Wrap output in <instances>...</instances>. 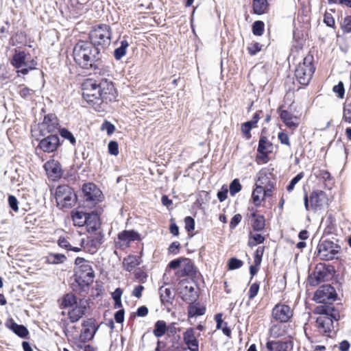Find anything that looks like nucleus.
Masks as SVG:
<instances>
[{
    "label": "nucleus",
    "mask_w": 351,
    "mask_h": 351,
    "mask_svg": "<svg viewBox=\"0 0 351 351\" xmlns=\"http://www.w3.org/2000/svg\"><path fill=\"white\" fill-rule=\"evenodd\" d=\"M189 260V258L186 257H179L175 259L171 260L167 265V267L172 269H178L181 266L183 262Z\"/></svg>",
    "instance_id": "56"
},
{
    "label": "nucleus",
    "mask_w": 351,
    "mask_h": 351,
    "mask_svg": "<svg viewBox=\"0 0 351 351\" xmlns=\"http://www.w3.org/2000/svg\"><path fill=\"white\" fill-rule=\"evenodd\" d=\"M78 191L66 184L60 185L56 191V199L62 202L64 208H72L75 204H78Z\"/></svg>",
    "instance_id": "9"
},
{
    "label": "nucleus",
    "mask_w": 351,
    "mask_h": 351,
    "mask_svg": "<svg viewBox=\"0 0 351 351\" xmlns=\"http://www.w3.org/2000/svg\"><path fill=\"white\" fill-rule=\"evenodd\" d=\"M269 7L268 0H252V8L254 14L262 15L266 14L269 12Z\"/></svg>",
    "instance_id": "34"
},
{
    "label": "nucleus",
    "mask_w": 351,
    "mask_h": 351,
    "mask_svg": "<svg viewBox=\"0 0 351 351\" xmlns=\"http://www.w3.org/2000/svg\"><path fill=\"white\" fill-rule=\"evenodd\" d=\"M293 311L287 304H276L271 312L273 318L280 323H287L293 317Z\"/></svg>",
    "instance_id": "18"
},
{
    "label": "nucleus",
    "mask_w": 351,
    "mask_h": 351,
    "mask_svg": "<svg viewBox=\"0 0 351 351\" xmlns=\"http://www.w3.org/2000/svg\"><path fill=\"white\" fill-rule=\"evenodd\" d=\"M289 340H270L268 339L265 344L267 351H287L289 347L293 348V342L291 336H289Z\"/></svg>",
    "instance_id": "25"
},
{
    "label": "nucleus",
    "mask_w": 351,
    "mask_h": 351,
    "mask_svg": "<svg viewBox=\"0 0 351 351\" xmlns=\"http://www.w3.org/2000/svg\"><path fill=\"white\" fill-rule=\"evenodd\" d=\"M82 98L86 103L91 106L95 111L102 110L100 106V99L98 97L99 91L98 82L93 78L86 79L82 84Z\"/></svg>",
    "instance_id": "6"
},
{
    "label": "nucleus",
    "mask_w": 351,
    "mask_h": 351,
    "mask_svg": "<svg viewBox=\"0 0 351 351\" xmlns=\"http://www.w3.org/2000/svg\"><path fill=\"white\" fill-rule=\"evenodd\" d=\"M78 205L93 209L103 202L104 196L101 189L93 182H86L78 191Z\"/></svg>",
    "instance_id": "2"
},
{
    "label": "nucleus",
    "mask_w": 351,
    "mask_h": 351,
    "mask_svg": "<svg viewBox=\"0 0 351 351\" xmlns=\"http://www.w3.org/2000/svg\"><path fill=\"white\" fill-rule=\"evenodd\" d=\"M270 336L274 339H278L285 335V332L281 331V325L274 324L269 329Z\"/></svg>",
    "instance_id": "55"
},
{
    "label": "nucleus",
    "mask_w": 351,
    "mask_h": 351,
    "mask_svg": "<svg viewBox=\"0 0 351 351\" xmlns=\"http://www.w3.org/2000/svg\"><path fill=\"white\" fill-rule=\"evenodd\" d=\"M243 265V261L235 256L231 257L228 260V270L232 271L241 268Z\"/></svg>",
    "instance_id": "48"
},
{
    "label": "nucleus",
    "mask_w": 351,
    "mask_h": 351,
    "mask_svg": "<svg viewBox=\"0 0 351 351\" xmlns=\"http://www.w3.org/2000/svg\"><path fill=\"white\" fill-rule=\"evenodd\" d=\"M206 311V306L201 305L199 302L190 304L187 308V316L189 318L197 317L205 314Z\"/></svg>",
    "instance_id": "33"
},
{
    "label": "nucleus",
    "mask_w": 351,
    "mask_h": 351,
    "mask_svg": "<svg viewBox=\"0 0 351 351\" xmlns=\"http://www.w3.org/2000/svg\"><path fill=\"white\" fill-rule=\"evenodd\" d=\"M332 90L337 94V97L340 99H343L345 95L344 84L341 81H339L337 84L335 85L332 88Z\"/></svg>",
    "instance_id": "60"
},
{
    "label": "nucleus",
    "mask_w": 351,
    "mask_h": 351,
    "mask_svg": "<svg viewBox=\"0 0 351 351\" xmlns=\"http://www.w3.org/2000/svg\"><path fill=\"white\" fill-rule=\"evenodd\" d=\"M186 263L184 265L182 269L184 272L186 274L187 277L190 278L193 282H195V279L196 278L200 277L203 278L202 274L199 272L196 266H195L194 263L191 261L190 258L186 261Z\"/></svg>",
    "instance_id": "32"
},
{
    "label": "nucleus",
    "mask_w": 351,
    "mask_h": 351,
    "mask_svg": "<svg viewBox=\"0 0 351 351\" xmlns=\"http://www.w3.org/2000/svg\"><path fill=\"white\" fill-rule=\"evenodd\" d=\"M32 136L38 143L36 149L48 154L57 152L64 142L58 134L48 133L45 136L32 134Z\"/></svg>",
    "instance_id": "7"
},
{
    "label": "nucleus",
    "mask_w": 351,
    "mask_h": 351,
    "mask_svg": "<svg viewBox=\"0 0 351 351\" xmlns=\"http://www.w3.org/2000/svg\"><path fill=\"white\" fill-rule=\"evenodd\" d=\"M27 54L25 51L14 49L12 56L9 59L10 64L16 69L17 76L26 75L31 71L37 69L38 62L34 58L27 60Z\"/></svg>",
    "instance_id": "4"
},
{
    "label": "nucleus",
    "mask_w": 351,
    "mask_h": 351,
    "mask_svg": "<svg viewBox=\"0 0 351 351\" xmlns=\"http://www.w3.org/2000/svg\"><path fill=\"white\" fill-rule=\"evenodd\" d=\"M129 47L128 42L123 39L120 42V46L117 47L113 51V56L116 60H120L127 53V49Z\"/></svg>",
    "instance_id": "41"
},
{
    "label": "nucleus",
    "mask_w": 351,
    "mask_h": 351,
    "mask_svg": "<svg viewBox=\"0 0 351 351\" xmlns=\"http://www.w3.org/2000/svg\"><path fill=\"white\" fill-rule=\"evenodd\" d=\"M87 209L78 205L77 208L71 212V217L75 226L82 227L80 224L82 223V222H83L88 212Z\"/></svg>",
    "instance_id": "31"
},
{
    "label": "nucleus",
    "mask_w": 351,
    "mask_h": 351,
    "mask_svg": "<svg viewBox=\"0 0 351 351\" xmlns=\"http://www.w3.org/2000/svg\"><path fill=\"white\" fill-rule=\"evenodd\" d=\"M77 298L73 292H69L63 295L58 299L59 307L61 309L72 308L75 306H77Z\"/></svg>",
    "instance_id": "28"
},
{
    "label": "nucleus",
    "mask_w": 351,
    "mask_h": 351,
    "mask_svg": "<svg viewBox=\"0 0 351 351\" xmlns=\"http://www.w3.org/2000/svg\"><path fill=\"white\" fill-rule=\"evenodd\" d=\"M252 32L254 36H261L265 32V23L263 21H255L252 25Z\"/></svg>",
    "instance_id": "46"
},
{
    "label": "nucleus",
    "mask_w": 351,
    "mask_h": 351,
    "mask_svg": "<svg viewBox=\"0 0 351 351\" xmlns=\"http://www.w3.org/2000/svg\"><path fill=\"white\" fill-rule=\"evenodd\" d=\"M167 332V324L164 320H158L154 323L153 334L157 338H160Z\"/></svg>",
    "instance_id": "39"
},
{
    "label": "nucleus",
    "mask_w": 351,
    "mask_h": 351,
    "mask_svg": "<svg viewBox=\"0 0 351 351\" xmlns=\"http://www.w3.org/2000/svg\"><path fill=\"white\" fill-rule=\"evenodd\" d=\"M88 210L85 219L80 225L82 227L86 226V231L88 233H94L101 227V215L104 212V209L101 206H98L97 207Z\"/></svg>",
    "instance_id": "13"
},
{
    "label": "nucleus",
    "mask_w": 351,
    "mask_h": 351,
    "mask_svg": "<svg viewBox=\"0 0 351 351\" xmlns=\"http://www.w3.org/2000/svg\"><path fill=\"white\" fill-rule=\"evenodd\" d=\"M341 247L339 243V240L333 241L329 239H324L322 237L317 246L316 252L322 261H330L334 259L339 260L337 255L341 252Z\"/></svg>",
    "instance_id": "5"
},
{
    "label": "nucleus",
    "mask_w": 351,
    "mask_h": 351,
    "mask_svg": "<svg viewBox=\"0 0 351 351\" xmlns=\"http://www.w3.org/2000/svg\"><path fill=\"white\" fill-rule=\"evenodd\" d=\"M341 29L344 33L351 32V15L346 16L341 23Z\"/></svg>",
    "instance_id": "59"
},
{
    "label": "nucleus",
    "mask_w": 351,
    "mask_h": 351,
    "mask_svg": "<svg viewBox=\"0 0 351 351\" xmlns=\"http://www.w3.org/2000/svg\"><path fill=\"white\" fill-rule=\"evenodd\" d=\"M112 29L109 25L101 23L95 26L89 32L87 40L97 47L107 57L106 51L111 43Z\"/></svg>",
    "instance_id": "3"
},
{
    "label": "nucleus",
    "mask_w": 351,
    "mask_h": 351,
    "mask_svg": "<svg viewBox=\"0 0 351 351\" xmlns=\"http://www.w3.org/2000/svg\"><path fill=\"white\" fill-rule=\"evenodd\" d=\"M98 82L99 91L98 97L100 99V106L103 103L108 104L116 101L118 96V91L114 87L112 81L106 78H101Z\"/></svg>",
    "instance_id": "10"
},
{
    "label": "nucleus",
    "mask_w": 351,
    "mask_h": 351,
    "mask_svg": "<svg viewBox=\"0 0 351 351\" xmlns=\"http://www.w3.org/2000/svg\"><path fill=\"white\" fill-rule=\"evenodd\" d=\"M43 167L47 176L53 180H58L63 176L62 165L58 160L51 159L44 164Z\"/></svg>",
    "instance_id": "21"
},
{
    "label": "nucleus",
    "mask_w": 351,
    "mask_h": 351,
    "mask_svg": "<svg viewBox=\"0 0 351 351\" xmlns=\"http://www.w3.org/2000/svg\"><path fill=\"white\" fill-rule=\"evenodd\" d=\"M73 282L70 285L73 292L82 295L83 293L88 292L90 288V285L93 282H88L84 278L80 276H73Z\"/></svg>",
    "instance_id": "27"
},
{
    "label": "nucleus",
    "mask_w": 351,
    "mask_h": 351,
    "mask_svg": "<svg viewBox=\"0 0 351 351\" xmlns=\"http://www.w3.org/2000/svg\"><path fill=\"white\" fill-rule=\"evenodd\" d=\"M117 239L123 242L125 247H129L134 241H141L143 239L141 234L134 229L124 230L117 234Z\"/></svg>",
    "instance_id": "22"
},
{
    "label": "nucleus",
    "mask_w": 351,
    "mask_h": 351,
    "mask_svg": "<svg viewBox=\"0 0 351 351\" xmlns=\"http://www.w3.org/2000/svg\"><path fill=\"white\" fill-rule=\"evenodd\" d=\"M273 143L267 136L261 135L258 141L256 162L266 164L269 161V154L272 152Z\"/></svg>",
    "instance_id": "16"
},
{
    "label": "nucleus",
    "mask_w": 351,
    "mask_h": 351,
    "mask_svg": "<svg viewBox=\"0 0 351 351\" xmlns=\"http://www.w3.org/2000/svg\"><path fill=\"white\" fill-rule=\"evenodd\" d=\"M343 120L348 123H351V103L346 105L343 108Z\"/></svg>",
    "instance_id": "64"
},
{
    "label": "nucleus",
    "mask_w": 351,
    "mask_h": 351,
    "mask_svg": "<svg viewBox=\"0 0 351 351\" xmlns=\"http://www.w3.org/2000/svg\"><path fill=\"white\" fill-rule=\"evenodd\" d=\"M265 238L259 232L253 233L250 231L248 233V241L247 245L250 247H253L256 245L262 244L265 242Z\"/></svg>",
    "instance_id": "37"
},
{
    "label": "nucleus",
    "mask_w": 351,
    "mask_h": 351,
    "mask_svg": "<svg viewBox=\"0 0 351 351\" xmlns=\"http://www.w3.org/2000/svg\"><path fill=\"white\" fill-rule=\"evenodd\" d=\"M73 276H80L84 278H88L93 281L95 278V271L92 266L89 264H84L73 269Z\"/></svg>",
    "instance_id": "29"
},
{
    "label": "nucleus",
    "mask_w": 351,
    "mask_h": 351,
    "mask_svg": "<svg viewBox=\"0 0 351 351\" xmlns=\"http://www.w3.org/2000/svg\"><path fill=\"white\" fill-rule=\"evenodd\" d=\"M304 172H300L297 175H295L291 180L289 181L288 184L287 185V190L289 192L292 191L295 186L303 178Z\"/></svg>",
    "instance_id": "51"
},
{
    "label": "nucleus",
    "mask_w": 351,
    "mask_h": 351,
    "mask_svg": "<svg viewBox=\"0 0 351 351\" xmlns=\"http://www.w3.org/2000/svg\"><path fill=\"white\" fill-rule=\"evenodd\" d=\"M328 196L326 192L322 190H313L309 197L307 193L304 192V204L306 210H309L310 208L315 211L319 210L324 204H328Z\"/></svg>",
    "instance_id": "11"
},
{
    "label": "nucleus",
    "mask_w": 351,
    "mask_h": 351,
    "mask_svg": "<svg viewBox=\"0 0 351 351\" xmlns=\"http://www.w3.org/2000/svg\"><path fill=\"white\" fill-rule=\"evenodd\" d=\"M99 326V325L97 324L96 320L94 318L84 320L82 322V330L79 337L80 341L82 343H86L88 341L93 340Z\"/></svg>",
    "instance_id": "17"
},
{
    "label": "nucleus",
    "mask_w": 351,
    "mask_h": 351,
    "mask_svg": "<svg viewBox=\"0 0 351 351\" xmlns=\"http://www.w3.org/2000/svg\"><path fill=\"white\" fill-rule=\"evenodd\" d=\"M108 153L114 156H117L119 154V143L117 141L111 140L108 144Z\"/></svg>",
    "instance_id": "54"
},
{
    "label": "nucleus",
    "mask_w": 351,
    "mask_h": 351,
    "mask_svg": "<svg viewBox=\"0 0 351 351\" xmlns=\"http://www.w3.org/2000/svg\"><path fill=\"white\" fill-rule=\"evenodd\" d=\"M160 300L162 304L167 303L172 304L174 299V295L170 288H164V285L159 288Z\"/></svg>",
    "instance_id": "36"
},
{
    "label": "nucleus",
    "mask_w": 351,
    "mask_h": 351,
    "mask_svg": "<svg viewBox=\"0 0 351 351\" xmlns=\"http://www.w3.org/2000/svg\"><path fill=\"white\" fill-rule=\"evenodd\" d=\"M335 272V268L332 265L319 263L316 265L314 270L308 274V284L311 287H316L323 282L329 280L330 274Z\"/></svg>",
    "instance_id": "8"
},
{
    "label": "nucleus",
    "mask_w": 351,
    "mask_h": 351,
    "mask_svg": "<svg viewBox=\"0 0 351 351\" xmlns=\"http://www.w3.org/2000/svg\"><path fill=\"white\" fill-rule=\"evenodd\" d=\"M125 269L130 272L136 266L141 264L139 258L136 256H128L123 261Z\"/></svg>",
    "instance_id": "42"
},
{
    "label": "nucleus",
    "mask_w": 351,
    "mask_h": 351,
    "mask_svg": "<svg viewBox=\"0 0 351 351\" xmlns=\"http://www.w3.org/2000/svg\"><path fill=\"white\" fill-rule=\"evenodd\" d=\"M313 60V56L309 53L303 58L302 62H300L297 66H301L304 69L309 71L311 75H313L315 71Z\"/></svg>",
    "instance_id": "38"
},
{
    "label": "nucleus",
    "mask_w": 351,
    "mask_h": 351,
    "mask_svg": "<svg viewBox=\"0 0 351 351\" xmlns=\"http://www.w3.org/2000/svg\"><path fill=\"white\" fill-rule=\"evenodd\" d=\"M183 339L184 343L187 346V349L190 351H199V340L195 335V328H188L183 333Z\"/></svg>",
    "instance_id": "26"
},
{
    "label": "nucleus",
    "mask_w": 351,
    "mask_h": 351,
    "mask_svg": "<svg viewBox=\"0 0 351 351\" xmlns=\"http://www.w3.org/2000/svg\"><path fill=\"white\" fill-rule=\"evenodd\" d=\"M250 213L248 215L250 226L255 232L263 231L266 226V219L263 215L257 214V210L254 208H248Z\"/></svg>",
    "instance_id": "20"
},
{
    "label": "nucleus",
    "mask_w": 351,
    "mask_h": 351,
    "mask_svg": "<svg viewBox=\"0 0 351 351\" xmlns=\"http://www.w3.org/2000/svg\"><path fill=\"white\" fill-rule=\"evenodd\" d=\"M315 323L319 332L327 337H330V334L332 331L334 332V335H336L339 330V322H336V321L332 319H324L322 317H317Z\"/></svg>",
    "instance_id": "19"
},
{
    "label": "nucleus",
    "mask_w": 351,
    "mask_h": 351,
    "mask_svg": "<svg viewBox=\"0 0 351 351\" xmlns=\"http://www.w3.org/2000/svg\"><path fill=\"white\" fill-rule=\"evenodd\" d=\"M273 171L274 169H271V171L268 172L266 168H263L258 171L256 182V183H258V186H263L269 184V182L271 180V177L274 176Z\"/></svg>",
    "instance_id": "35"
},
{
    "label": "nucleus",
    "mask_w": 351,
    "mask_h": 351,
    "mask_svg": "<svg viewBox=\"0 0 351 351\" xmlns=\"http://www.w3.org/2000/svg\"><path fill=\"white\" fill-rule=\"evenodd\" d=\"M228 188L227 185L223 184L220 189L218 190L217 197L220 202H224L228 197Z\"/></svg>",
    "instance_id": "63"
},
{
    "label": "nucleus",
    "mask_w": 351,
    "mask_h": 351,
    "mask_svg": "<svg viewBox=\"0 0 351 351\" xmlns=\"http://www.w3.org/2000/svg\"><path fill=\"white\" fill-rule=\"evenodd\" d=\"M180 295L181 299L189 304L197 301L199 297L198 293H183V291L180 292Z\"/></svg>",
    "instance_id": "53"
},
{
    "label": "nucleus",
    "mask_w": 351,
    "mask_h": 351,
    "mask_svg": "<svg viewBox=\"0 0 351 351\" xmlns=\"http://www.w3.org/2000/svg\"><path fill=\"white\" fill-rule=\"evenodd\" d=\"M8 203L10 208L14 212L19 211V201L14 195H8Z\"/></svg>",
    "instance_id": "58"
},
{
    "label": "nucleus",
    "mask_w": 351,
    "mask_h": 351,
    "mask_svg": "<svg viewBox=\"0 0 351 351\" xmlns=\"http://www.w3.org/2000/svg\"><path fill=\"white\" fill-rule=\"evenodd\" d=\"M104 234L102 232H97L94 237H89L86 245L90 247L97 248L104 242Z\"/></svg>",
    "instance_id": "43"
},
{
    "label": "nucleus",
    "mask_w": 351,
    "mask_h": 351,
    "mask_svg": "<svg viewBox=\"0 0 351 351\" xmlns=\"http://www.w3.org/2000/svg\"><path fill=\"white\" fill-rule=\"evenodd\" d=\"M73 58L77 64L84 69L99 70L104 66L107 56L88 40H80L75 44Z\"/></svg>",
    "instance_id": "1"
},
{
    "label": "nucleus",
    "mask_w": 351,
    "mask_h": 351,
    "mask_svg": "<svg viewBox=\"0 0 351 351\" xmlns=\"http://www.w3.org/2000/svg\"><path fill=\"white\" fill-rule=\"evenodd\" d=\"M313 313L319 315L318 317L324 319H332L336 322H339L341 319L339 311L333 305V303L320 304L314 308Z\"/></svg>",
    "instance_id": "15"
},
{
    "label": "nucleus",
    "mask_w": 351,
    "mask_h": 351,
    "mask_svg": "<svg viewBox=\"0 0 351 351\" xmlns=\"http://www.w3.org/2000/svg\"><path fill=\"white\" fill-rule=\"evenodd\" d=\"M5 326L21 339H27L29 335L27 328L23 324H18L12 317H8Z\"/></svg>",
    "instance_id": "24"
},
{
    "label": "nucleus",
    "mask_w": 351,
    "mask_h": 351,
    "mask_svg": "<svg viewBox=\"0 0 351 351\" xmlns=\"http://www.w3.org/2000/svg\"><path fill=\"white\" fill-rule=\"evenodd\" d=\"M247 49L250 56H255L262 49V45L258 42H254L247 47Z\"/></svg>",
    "instance_id": "62"
},
{
    "label": "nucleus",
    "mask_w": 351,
    "mask_h": 351,
    "mask_svg": "<svg viewBox=\"0 0 351 351\" xmlns=\"http://www.w3.org/2000/svg\"><path fill=\"white\" fill-rule=\"evenodd\" d=\"M66 257L61 253H49L46 257V263L51 265H58L64 263Z\"/></svg>",
    "instance_id": "40"
},
{
    "label": "nucleus",
    "mask_w": 351,
    "mask_h": 351,
    "mask_svg": "<svg viewBox=\"0 0 351 351\" xmlns=\"http://www.w3.org/2000/svg\"><path fill=\"white\" fill-rule=\"evenodd\" d=\"M83 316L81 311L76 306L71 308L68 312V317L73 324L77 322Z\"/></svg>",
    "instance_id": "47"
},
{
    "label": "nucleus",
    "mask_w": 351,
    "mask_h": 351,
    "mask_svg": "<svg viewBox=\"0 0 351 351\" xmlns=\"http://www.w3.org/2000/svg\"><path fill=\"white\" fill-rule=\"evenodd\" d=\"M255 127L252 125L247 121L243 123L241 126V130L243 135L245 137L246 139H250L252 137L251 130Z\"/></svg>",
    "instance_id": "50"
},
{
    "label": "nucleus",
    "mask_w": 351,
    "mask_h": 351,
    "mask_svg": "<svg viewBox=\"0 0 351 351\" xmlns=\"http://www.w3.org/2000/svg\"><path fill=\"white\" fill-rule=\"evenodd\" d=\"M255 188L253 189L251 199L255 206L258 207L261 204V200L260 199V194L263 191V186H258V183H255Z\"/></svg>",
    "instance_id": "45"
},
{
    "label": "nucleus",
    "mask_w": 351,
    "mask_h": 351,
    "mask_svg": "<svg viewBox=\"0 0 351 351\" xmlns=\"http://www.w3.org/2000/svg\"><path fill=\"white\" fill-rule=\"evenodd\" d=\"M242 189V185L238 178L232 180L229 184V191L232 197L240 192Z\"/></svg>",
    "instance_id": "49"
},
{
    "label": "nucleus",
    "mask_w": 351,
    "mask_h": 351,
    "mask_svg": "<svg viewBox=\"0 0 351 351\" xmlns=\"http://www.w3.org/2000/svg\"><path fill=\"white\" fill-rule=\"evenodd\" d=\"M277 112L283 123L290 130H295L299 125L298 118L287 110H282V106L277 108Z\"/></svg>",
    "instance_id": "23"
},
{
    "label": "nucleus",
    "mask_w": 351,
    "mask_h": 351,
    "mask_svg": "<svg viewBox=\"0 0 351 351\" xmlns=\"http://www.w3.org/2000/svg\"><path fill=\"white\" fill-rule=\"evenodd\" d=\"M115 125L110 121L105 119L101 126V130L106 131L108 136H111L115 132Z\"/></svg>",
    "instance_id": "52"
},
{
    "label": "nucleus",
    "mask_w": 351,
    "mask_h": 351,
    "mask_svg": "<svg viewBox=\"0 0 351 351\" xmlns=\"http://www.w3.org/2000/svg\"><path fill=\"white\" fill-rule=\"evenodd\" d=\"M260 289V282L258 281L254 282L251 285L248 291L249 300L254 299L258 294Z\"/></svg>",
    "instance_id": "57"
},
{
    "label": "nucleus",
    "mask_w": 351,
    "mask_h": 351,
    "mask_svg": "<svg viewBox=\"0 0 351 351\" xmlns=\"http://www.w3.org/2000/svg\"><path fill=\"white\" fill-rule=\"evenodd\" d=\"M184 221L185 223V230L188 232H190L195 230V221L193 217H192L191 216H186L184 217Z\"/></svg>",
    "instance_id": "61"
},
{
    "label": "nucleus",
    "mask_w": 351,
    "mask_h": 351,
    "mask_svg": "<svg viewBox=\"0 0 351 351\" xmlns=\"http://www.w3.org/2000/svg\"><path fill=\"white\" fill-rule=\"evenodd\" d=\"M60 128L59 119L55 113L45 114L43 121L38 124L39 136H45L48 133L58 134Z\"/></svg>",
    "instance_id": "14"
},
{
    "label": "nucleus",
    "mask_w": 351,
    "mask_h": 351,
    "mask_svg": "<svg viewBox=\"0 0 351 351\" xmlns=\"http://www.w3.org/2000/svg\"><path fill=\"white\" fill-rule=\"evenodd\" d=\"M313 75L309 73V71L304 69L301 66H297L295 69V76L298 82L304 86H307Z\"/></svg>",
    "instance_id": "30"
},
{
    "label": "nucleus",
    "mask_w": 351,
    "mask_h": 351,
    "mask_svg": "<svg viewBox=\"0 0 351 351\" xmlns=\"http://www.w3.org/2000/svg\"><path fill=\"white\" fill-rule=\"evenodd\" d=\"M339 300L336 289L330 284L321 285L314 293L313 300L317 304L333 303Z\"/></svg>",
    "instance_id": "12"
},
{
    "label": "nucleus",
    "mask_w": 351,
    "mask_h": 351,
    "mask_svg": "<svg viewBox=\"0 0 351 351\" xmlns=\"http://www.w3.org/2000/svg\"><path fill=\"white\" fill-rule=\"evenodd\" d=\"M60 137L63 139L67 140L72 145H75L76 143V138L73 134L66 128H60L58 132Z\"/></svg>",
    "instance_id": "44"
}]
</instances>
